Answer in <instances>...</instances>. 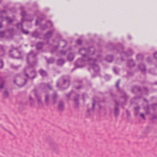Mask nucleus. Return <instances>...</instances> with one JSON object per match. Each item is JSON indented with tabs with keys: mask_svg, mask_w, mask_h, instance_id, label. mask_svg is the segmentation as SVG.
Masks as SVG:
<instances>
[{
	"mask_svg": "<svg viewBox=\"0 0 157 157\" xmlns=\"http://www.w3.org/2000/svg\"><path fill=\"white\" fill-rule=\"evenodd\" d=\"M40 74H41V75L43 76H44L46 75V72L43 71H41Z\"/></svg>",
	"mask_w": 157,
	"mask_h": 157,
	"instance_id": "f257e3e1",
	"label": "nucleus"
},
{
	"mask_svg": "<svg viewBox=\"0 0 157 157\" xmlns=\"http://www.w3.org/2000/svg\"><path fill=\"white\" fill-rule=\"evenodd\" d=\"M4 34L3 32H0V37H2L4 35Z\"/></svg>",
	"mask_w": 157,
	"mask_h": 157,
	"instance_id": "f03ea898",
	"label": "nucleus"
},
{
	"mask_svg": "<svg viewBox=\"0 0 157 157\" xmlns=\"http://www.w3.org/2000/svg\"><path fill=\"white\" fill-rule=\"evenodd\" d=\"M23 33L25 34H28V32L26 31L23 30Z\"/></svg>",
	"mask_w": 157,
	"mask_h": 157,
	"instance_id": "7ed1b4c3",
	"label": "nucleus"
},
{
	"mask_svg": "<svg viewBox=\"0 0 157 157\" xmlns=\"http://www.w3.org/2000/svg\"><path fill=\"white\" fill-rule=\"evenodd\" d=\"M140 116L142 117L143 118H144V115L143 114H140Z\"/></svg>",
	"mask_w": 157,
	"mask_h": 157,
	"instance_id": "20e7f679",
	"label": "nucleus"
},
{
	"mask_svg": "<svg viewBox=\"0 0 157 157\" xmlns=\"http://www.w3.org/2000/svg\"><path fill=\"white\" fill-rule=\"evenodd\" d=\"M119 82H117V83L116 84V86L118 87V86H119Z\"/></svg>",
	"mask_w": 157,
	"mask_h": 157,
	"instance_id": "39448f33",
	"label": "nucleus"
},
{
	"mask_svg": "<svg viewBox=\"0 0 157 157\" xmlns=\"http://www.w3.org/2000/svg\"><path fill=\"white\" fill-rule=\"evenodd\" d=\"M1 27V24H0V28Z\"/></svg>",
	"mask_w": 157,
	"mask_h": 157,
	"instance_id": "423d86ee",
	"label": "nucleus"
},
{
	"mask_svg": "<svg viewBox=\"0 0 157 157\" xmlns=\"http://www.w3.org/2000/svg\"><path fill=\"white\" fill-rule=\"evenodd\" d=\"M61 61H62V62H63V61L62 60H60L59 61L60 62Z\"/></svg>",
	"mask_w": 157,
	"mask_h": 157,
	"instance_id": "0eeeda50",
	"label": "nucleus"
},
{
	"mask_svg": "<svg viewBox=\"0 0 157 157\" xmlns=\"http://www.w3.org/2000/svg\"><path fill=\"white\" fill-rule=\"evenodd\" d=\"M37 21H36V23L37 24Z\"/></svg>",
	"mask_w": 157,
	"mask_h": 157,
	"instance_id": "6e6552de",
	"label": "nucleus"
}]
</instances>
